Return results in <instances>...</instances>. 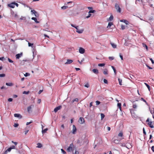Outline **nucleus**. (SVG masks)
Instances as JSON below:
<instances>
[{"instance_id": "nucleus-17", "label": "nucleus", "mask_w": 154, "mask_h": 154, "mask_svg": "<svg viewBox=\"0 0 154 154\" xmlns=\"http://www.w3.org/2000/svg\"><path fill=\"white\" fill-rule=\"evenodd\" d=\"M110 44L112 45V47L114 48H116V44L114 43L111 42Z\"/></svg>"}, {"instance_id": "nucleus-25", "label": "nucleus", "mask_w": 154, "mask_h": 154, "mask_svg": "<svg viewBox=\"0 0 154 154\" xmlns=\"http://www.w3.org/2000/svg\"><path fill=\"white\" fill-rule=\"evenodd\" d=\"M48 130V129L47 128H46V129L43 130H42V133L43 134L44 133H45L46 132V131Z\"/></svg>"}, {"instance_id": "nucleus-53", "label": "nucleus", "mask_w": 154, "mask_h": 154, "mask_svg": "<svg viewBox=\"0 0 154 154\" xmlns=\"http://www.w3.org/2000/svg\"><path fill=\"white\" fill-rule=\"evenodd\" d=\"M8 60L9 62L11 63H13V61L12 60H11V59H10V58H8Z\"/></svg>"}, {"instance_id": "nucleus-28", "label": "nucleus", "mask_w": 154, "mask_h": 154, "mask_svg": "<svg viewBox=\"0 0 154 154\" xmlns=\"http://www.w3.org/2000/svg\"><path fill=\"white\" fill-rule=\"evenodd\" d=\"M118 81L119 82V85H122V79H118Z\"/></svg>"}, {"instance_id": "nucleus-51", "label": "nucleus", "mask_w": 154, "mask_h": 154, "mask_svg": "<svg viewBox=\"0 0 154 154\" xmlns=\"http://www.w3.org/2000/svg\"><path fill=\"white\" fill-rule=\"evenodd\" d=\"M11 142H12V143H13L14 144V145H16L18 144V143L17 142H14L13 141H12Z\"/></svg>"}, {"instance_id": "nucleus-10", "label": "nucleus", "mask_w": 154, "mask_h": 154, "mask_svg": "<svg viewBox=\"0 0 154 154\" xmlns=\"http://www.w3.org/2000/svg\"><path fill=\"white\" fill-rule=\"evenodd\" d=\"M73 62V60H71L68 59L67 60V61L65 63V64H69L72 63Z\"/></svg>"}, {"instance_id": "nucleus-48", "label": "nucleus", "mask_w": 154, "mask_h": 154, "mask_svg": "<svg viewBox=\"0 0 154 154\" xmlns=\"http://www.w3.org/2000/svg\"><path fill=\"white\" fill-rule=\"evenodd\" d=\"M109 59L110 60H113L114 59V57H109Z\"/></svg>"}, {"instance_id": "nucleus-1", "label": "nucleus", "mask_w": 154, "mask_h": 154, "mask_svg": "<svg viewBox=\"0 0 154 154\" xmlns=\"http://www.w3.org/2000/svg\"><path fill=\"white\" fill-rule=\"evenodd\" d=\"M146 122H148V125L151 128H153L154 127L153 125H152V121H149V118H148L146 120Z\"/></svg>"}, {"instance_id": "nucleus-60", "label": "nucleus", "mask_w": 154, "mask_h": 154, "mask_svg": "<svg viewBox=\"0 0 154 154\" xmlns=\"http://www.w3.org/2000/svg\"><path fill=\"white\" fill-rule=\"evenodd\" d=\"M150 60L151 61L152 63V64H154V62L153 60L152 59V58H150Z\"/></svg>"}, {"instance_id": "nucleus-16", "label": "nucleus", "mask_w": 154, "mask_h": 154, "mask_svg": "<svg viewBox=\"0 0 154 154\" xmlns=\"http://www.w3.org/2000/svg\"><path fill=\"white\" fill-rule=\"evenodd\" d=\"M32 107H33L34 106L33 105H32V106H30L29 107H28L27 108V111L28 112H29L30 111H31V110L32 108Z\"/></svg>"}, {"instance_id": "nucleus-4", "label": "nucleus", "mask_w": 154, "mask_h": 154, "mask_svg": "<svg viewBox=\"0 0 154 154\" xmlns=\"http://www.w3.org/2000/svg\"><path fill=\"white\" fill-rule=\"evenodd\" d=\"M73 147V143H71L68 148L67 149V151L68 152H70L72 150V148Z\"/></svg>"}, {"instance_id": "nucleus-58", "label": "nucleus", "mask_w": 154, "mask_h": 154, "mask_svg": "<svg viewBox=\"0 0 154 154\" xmlns=\"http://www.w3.org/2000/svg\"><path fill=\"white\" fill-rule=\"evenodd\" d=\"M73 154H79V152L76 151V150H75V153H73Z\"/></svg>"}, {"instance_id": "nucleus-27", "label": "nucleus", "mask_w": 154, "mask_h": 154, "mask_svg": "<svg viewBox=\"0 0 154 154\" xmlns=\"http://www.w3.org/2000/svg\"><path fill=\"white\" fill-rule=\"evenodd\" d=\"M100 115H101V119L102 120L103 119V118L104 117L105 115L103 113H101L100 114Z\"/></svg>"}, {"instance_id": "nucleus-62", "label": "nucleus", "mask_w": 154, "mask_h": 154, "mask_svg": "<svg viewBox=\"0 0 154 154\" xmlns=\"http://www.w3.org/2000/svg\"><path fill=\"white\" fill-rule=\"evenodd\" d=\"M43 91V90H40V91L38 92V94H40Z\"/></svg>"}, {"instance_id": "nucleus-13", "label": "nucleus", "mask_w": 154, "mask_h": 154, "mask_svg": "<svg viewBox=\"0 0 154 154\" xmlns=\"http://www.w3.org/2000/svg\"><path fill=\"white\" fill-rule=\"evenodd\" d=\"M92 71L94 73L96 74H98V71L97 69H93L92 70Z\"/></svg>"}, {"instance_id": "nucleus-29", "label": "nucleus", "mask_w": 154, "mask_h": 154, "mask_svg": "<svg viewBox=\"0 0 154 154\" xmlns=\"http://www.w3.org/2000/svg\"><path fill=\"white\" fill-rule=\"evenodd\" d=\"M31 12L32 14H34L35 13H36V11L34 10H32L31 11Z\"/></svg>"}, {"instance_id": "nucleus-19", "label": "nucleus", "mask_w": 154, "mask_h": 154, "mask_svg": "<svg viewBox=\"0 0 154 154\" xmlns=\"http://www.w3.org/2000/svg\"><path fill=\"white\" fill-rule=\"evenodd\" d=\"M103 73L104 75L108 74V70L106 69H104L103 71Z\"/></svg>"}, {"instance_id": "nucleus-57", "label": "nucleus", "mask_w": 154, "mask_h": 154, "mask_svg": "<svg viewBox=\"0 0 154 154\" xmlns=\"http://www.w3.org/2000/svg\"><path fill=\"white\" fill-rule=\"evenodd\" d=\"M11 148L10 147V148H8L6 150L8 152H10L11 151Z\"/></svg>"}, {"instance_id": "nucleus-31", "label": "nucleus", "mask_w": 154, "mask_h": 154, "mask_svg": "<svg viewBox=\"0 0 154 154\" xmlns=\"http://www.w3.org/2000/svg\"><path fill=\"white\" fill-rule=\"evenodd\" d=\"M119 108L120 109H121V104L120 103H118L117 104Z\"/></svg>"}, {"instance_id": "nucleus-46", "label": "nucleus", "mask_w": 154, "mask_h": 154, "mask_svg": "<svg viewBox=\"0 0 154 154\" xmlns=\"http://www.w3.org/2000/svg\"><path fill=\"white\" fill-rule=\"evenodd\" d=\"M95 12V10L90 11H89L88 13L89 14H90L91 13H94Z\"/></svg>"}, {"instance_id": "nucleus-26", "label": "nucleus", "mask_w": 154, "mask_h": 154, "mask_svg": "<svg viewBox=\"0 0 154 154\" xmlns=\"http://www.w3.org/2000/svg\"><path fill=\"white\" fill-rule=\"evenodd\" d=\"M144 84L147 87V88H148L149 90L150 91V87L148 85L147 83H144Z\"/></svg>"}, {"instance_id": "nucleus-43", "label": "nucleus", "mask_w": 154, "mask_h": 154, "mask_svg": "<svg viewBox=\"0 0 154 154\" xmlns=\"http://www.w3.org/2000/svg\"><path fill=\"white\" fill-rule=\"evenodd\" d=\"M0 60H5V58L4 57H0Z\"/></svg>"}, {"instance_id": "nucleus-22", "label": "nucleus", "mask_w": 154, "mask_h": 154, "mask_svg": "<svg viewBox=\"0 0 154 154\" xmlns=\"http://www.w3.org/2000/svg\"><path fill=\"white\" fill-rule=\"evenodd\" d=\"M37 147L39 148H41L42 146V144L40 143H38L37 144Z\"/></svg>"}, {"instance_id": "nucleus-54", "label": "nucleus", "mask_w": 154, "mask_h": 154, "mask_svg": "<svg viewBox=\"0 0 154 154\" xmlns=\"http://www.w3.org/2000/svg\"><path fill=\"white\" fill-rule=\"evenodd\" d=\"M10 147L11 148V149H15V146L14 145Z\"/></svg>"}, {"instance_id": "nucleus-12", "label": "nucleus", "mask_w": 154, "mask_h": 154, "mask_svg": "<svg viewBox=\"0 0 154 154\" xmlns=\"http://www.w3.org/2000/svg\"><path fill=\"white\" fill-rule=\"evenodd\" d=\"M22 55V54H17L16 55V57L17 59H19Z\"/></svg>"}, {"instance_id": "nucleus-38", "label": "nucleus", "mask_w": 154, "mask_h": 154, "mask_svg": "<svg viewBox=\"0 0 154 154\" xmlns=\"http://www.w3.org/2000/svg\"><path fill=\"white\" fill-rule=\"evenodd\" d=\"M61 150L63 154H65L66 153V152L63 149H61Z\"/></svg>"}, {"instance_id": "nucleus-40", "label": "nucleus", "mask_w": 154, "mask_h": 154, "mask_svg": "<svg viewBox=\"0 0 154 154\" xmlns=\"http://www.w3.org/2000/svg\"><path fill=\"white\" fill-rule=\"evenodd\" d=\"M120 144H121V146H125L126 147H127L126 146H125V144L124 143H120ZM127 148H128V147H127Z\"/></svg>"}, {"instance_id": "nucleus-3", "label": "nucleus", "mask_w": 154, "mask_h": 154, "mask_svg": "<svg viewBox=\"0 0 154 154\" xmlns=\"http://www.w3.org/2000/svg\"><path fill=\"white\" fill-rule=\"evenodd\" d=\"M78 26H76V27H75V28L76 29V32L79 33H82L84 30V29H78Z\"/></svg>"}, {"instance_id": "nucleus-6", "label": "nucleus", "mask_w": 154, "mask_h": 154, "mask_svg": "<svg viewBox=\"0 0 154 154\" xmlns=\"http://www.w3.org/2000/svg\"><path fill=\"white\" fill-rule=\"evenodd\" d=\"M79 52L82 54H83L85 53V50L82 48H80L79 49Z\"/></svg>"}, {"instance_id": "nucleus-49", "label": "nucleus", "mask_w": 154, "mask_h": 154, "mask_svg": "<svg viewBox=\"0 0 154 154\" xmlns=\"http://www.w3.org/2000/svg\"><path fill=\"white\" fill-rule=\"evenodd\" d=\"M19 125L17 123H15L14 125V126L15 127H17Z\"/></svg>"}, {"instance_id": "nucleus-61", "label": "nucleus", "mask_w": 154, "mask_h": 154, "mask_svg": "<svg viewBox=\"0 0 154 154\" xmlns=\"http://www.w3.org/2000/svg\"><path fill=\"white\" fill-rule=\"evenodd\" d=\"M137 105L136 104H133V107L134 108H136L137 107Z\"/></svg>"}, {"instance_id": "nucleus-36", "label": "nucleus", "mask_w": 154, "mask_h": 154, "mask_svg": "<svg viewBox=\"0 0 154 154\" xmlns=\"http://www.w3.org/2000/svg\"><path fill=\"white\" fill-rule=\"evenodd\" d=\"M85 87L88 88L89 87V85L88 83H87L86 84H85L84 86Z\"/></svg>"}, {"instance_id": "nucleus-24", "label": "nucleus", "mask_w": 154, "mask_h": 154, "mask_svg": "<svg viewBox=\"0 0 154 154\" xmlns=\"http://www.w3.org/2000/svg\"><path fill=\"white\" fill-rule=\"evenodd\" d=\"M120 140H114V142L116 144H118L119 143Z\"/></svg>"}, {"instance_id": "nucleus-55", "label": "nucleus", "mask_w": 154, "mask_h": 154, "mask_svg": "<svg viewBox=\"0 0 154 154\" xmlns=\"http://www.w3.org/2000/svg\"><path fill=\"white\" fill-rule=\"evenodd\" d=\"M12 100H13V99L11 98H9L8 99V101H9V102H11L12 101Z\"/></svg>"}, {"instance_id": "nucleus-39", "label": "nucleus", "mask_w": 154, "mask_h": 154, "mask_svg": "<svg viewBox=\"0 0 154 154\" xmlns=\"http://www.w3.org/2000/svg\"><path fill=\"white\" fill-rule=\"evenodd\" d=\"M131 115H132V116L133 117H134V118H136L137 117V116L136 115H135V114L133 113H132L131 114Z\"/></svg>"}, {"instance_id": "nucleus-11", "label": "nucleus", "mask_w": 154, "mask_h": 154, "mask_svg": "<svg viewBox=\"0 0 154 154\" xmlns=\"http://www.w3.org/2000/svg\"><path fill=\"white\" fill-rule=\"evenodd\" d=\"M14 116L15 117L19 118V119H21L22 117V116L20 114H14Z\"/></svg>"}, {"instance_id": "nucleus-64", "label": "nucleus", "mask_w": 154, "mask_h": 154, "mask_svg": "<svg viewBox=\"0 0 154 154\" xmlns=\"http://www.w3.org/2000/svg\"><path fill=\"white\" fill-rule=\"evenodd\" d=\"M151 149L153 152H154V146H152L151 147Z\"/></svg>"}, {"instance_id": "nucleus-47", "label": "nucleus", "mask_w": 154, "mask_h": 154, "mask_svg": "<svg viewBox=\"0 0 154 154\" xmlns=\"http://www.w3.org/2000/svg\"><path fill=\"white\" fill-rule=\"evenodd\" d=\"M121 27V29H124L125 28V26L124 25H122Z\"/></svg>"}, {"instance_id": "nucleus-44", "label": "nucleus", "mask_w": 154, "mask_h": 154, "mask_svg": "<svg viewBox=\"0 0 154 154\" xmlns=\"http://www.w3.org/2000/svg\"><path fill=\"white\" fill-rule=\"evenodd\" d=\"M5 76V75L4 74H0V77H3Z\"/></svg>"}, {"instance_id": "nucleus-2", "label": "nucleus", "mask_w": 154, "mask_h": 154, "mask_svg": "<svg viewBox=\"0 0 154 154\" xmlns=\"http://www.w3.org/2000/svg\"><path fill=\"white\" fill-rule=\"evenodd\" d=\"M115 7L117 11L119 13H120L121 12V9L119 5L117 4L116 3L115 4Z\"/></svg>"}, {"instance_id": "nucleus-37", "label": "nucleus", "mask_w": 154, "mask_h": 154, "mask_svg": "<svg viewBox=\"0 0 154 154\" xmlns=\"http://www.w3.org/2000/svg\"><path fill=\"white\" fill-rule=\"evenodd\" d=\"M29 91H24L23 92V94H29Z\"/></svg>"}, {"instance_id": "nucleus-7", "label": "nucleus", "mask_w": 154, "mask_h": 154, "mask_svg": "<svg viewBox=\"0 0 154 154\" xmlns=\"http://www.w3.org/2000/svg\"><path fill=\"white\" fill-rule=\"evenodd\" d=\"M79 122L80 124H83L85 122L84 119L82 117H80L79 119Z\"/></svg>"}, {"instance_id": "nucleus-45", "label": "nucleus", "mask_w": 154, "mask_h": 154, "mask_svg": "<svg viewBox=\"0 0 154 154\" xmlns=\"http://www.w3.org/2000/svg\"><path fill=\"white\" fill-rule=\"evenodd\" d=\"M35 16L36 17H38L39 16V14L36 11V13H35L34 14Z\"/></svg>"}, {"instance_id": "nucleus-59", "label": "nucleus", "mask_w": 154, "mask_h": 154, "mask_svg": "<svg viewBox=\"0 0 154 154\" xmlns=\"http://www.w3.org/2000/svg\"><path fill=\"white\" fill-rule=\"evenodd\" d=\"M119 56H120V58H121V60H123V56L122 55H121V54H119Z\"/></svg>"}, {"instance_id": "nucleus-41", "label": "nucleus", "mask_w": 154, "mask_h": 154, "mask_svg": "<svg viewBox=\"0 0 154 154\" xmlns=\"http://www.w3.org/2000/svg\"><path fill=\"white\" fill-rule=\"evenodd\" d=\"M24 76L26 77L29 76L30 75V74L28 73H26L24 75Z\"/></svg>"}, {"instance_id": "nucleus-33", "label": "nucleus", "mask_w": 154, "mask_h": 154, "mask_svg": "<svg viewBox=\"0 0 154 154\" xmlns=\"http://www.w3.org/2000/svg\"><path fill=\"white\" fill-rule=\"evenodd\" d=\"M143 47L146 48L147 50L148 48L147 46L146 45V44L144 43H143Z\"/></svg>"}, {"instance_id": "nucleus-21", "label": "nucleus", "mask_w": 154, "mask_h": 154, "mask_svg": "<svg viewBox=\"0 0 154 154\" xmlns=\"http://www.w3.org/2000/svg\"><path fill=\"white\" fill-rule=\"evenodd\" d=\"M6 85L7 86H12L13 85V84L12 83L10 82V83H6Z\"/></svg>"}, {"instance_id": "nucleus-42", "label": "nucleus", "mask_w": 154, "mask_h": 154, "mask_svg": "<svg viewBox=\"0 0 154 154\" xmlns=\"http://www.w3.org/2000/svg\"><path fill=\"white\" fill-rule=\"evenodd\" d=\"M100 102L98 101H96V105H98L100 103Z\"/></svg>"}, {"instance_id": "nucleus-23", "label": "nucleus", "mask_w": 154, "mask_h": 154, "mask_svg": "<svg viewBox=\"0 0 154 154\" xmlns=\"http://www.w3.org/2000/svg\"><path fill=\"white\" fill-rule=\"evenodd\" d=\"M123 134L122 132L121 131L118 134V136L120 137H123Z\"/></svg>"}, {"instance_id": "nucleus-20", "label": "nucleus", "mask_w": 154, "mask_h": 154, "mask_svg": "<svg viewBox=\"0 0 154 154\" xmlns=\"http://www.w3.org/2000/svg\"><path fill=\"white\" fill-rule=\"evenodd\" d=\"M113 25V23H112L109 22L108 23V26H107V28H109L110 26Z\"/></svg>"}, {"instance_id": "nucleus-8", "label": "nucleus", "mask_w": 154, "mask_h": 154, "mask_svg": "<svg viewBox=\"0 0 154 154\" xmlns=\"http://www.w3.org/2000/svg\"><path fill=\"white\" fill-rule=\"evenodd\" d=\"M76 131V128L75 126L73 125L72 126V133L73 134H75V132Z\"/></svg>"}, {"instance_id": "nucleus-30", "label": "nucleus", "mask_w": 154, "mask_h": 154, "mask_svg": "<svg viewBox=\"0 0 154 154\" xmlns=\"http://www.w3.org/2000/svg\"><path fill=\"white\" fill-rule=\"evenodd\" d=\"M111 67L112 68V69H113L114 71V72L115 73V74H116V70L115 68L113 66H112Z\"/></svg>"}, {"instance_id": "nucleus-32", "label": "nucleus", "mask_w": 154, "mask_h": 154, "mask_svg": "<svg viewBox=\"0 0 154 154\" xmlns=\"http://www.w3.org/2000/svg\"><path fill=\"white\" fill-rule=\"evenodd\" d=\"M28 46L29 47H32V48L33 47H32V46L33 45V43H30L29 42H28Z\"/></svg>"}, {"instance_id": "nucleus-14", "label": "nucleus", "mask_w": 154, "mask_h": 154, "mask_svg": "<svg viewBox=\"0 0 154 154\" xmlns=\"http://www.w3.org/2000/svg\"><path fill=\"white\" fill-rule=\"evenodd\" d=\"M113 17L112 15H111L110 17L107 19V20L108 21H111L112 20H113Z\"/></svg>"}, {"instance_id": "nucleus-63", "label": "nucleus", "mask_w": 154, "mask_h": 154, "mask_svg": "<svg viewBox=\"0 0 154 154\" xmlns=\"http://www.w3.org/2000/svg\"><path fill=\"white\" fill-rule=\"evenodd\" d=\"M74 100V102H78L79 101V100L78 98H75Z\"/></svg>"}, {"instance_id": "nucleus-9", "label": "nucleus", "mask_w": 154, "mask_h": 154, "mask_svg": "<svg viewBox=\"0 0 154 154\" xmlns=\"http://www.w3.org/2000/svg\"><path fill=\"white\" fill-rule=\"evenodd\" d=\"M8 6L10 8H14L15 7L14 2H13L10 4H8Z\"/></svg>"}, {"instance_id": "nucleus-18", "label": "nucleus", "mask_w": 154, "mask_h": 154, "mask_svg": "<svg viewBox=\"0 0 154 154\" xmlns=\"http://www.w3.org/2000/svg\"><path fill=\"white\" fill-rule=\"evenodd\" d=\"M31 19L34 20L36 23H39V22L37 20V19L35 17H32L31 18Z\"/></svg>"}, {"instance_id": "nucleus-15", "label": "nucleus", "mask_w": 154, "mask_h": 154, "mask_svg": "<svg viewBox=\"0 0 154 154\" xmlns=\"http://www.w3.org/2000/svg\"><path fill=\"white\" fill-rule=\"evenodd\" d=\"M120 21L121 22H124L126 24H128V21L125 20H121Z\"/></svg>"}, {"instance_id": "nucleus-50", "label": "nucleus", "mask_w": 154, "mask_h": 154, "mask_svg": "<svg viewBox=\"0 0 154 154\" xmlns=\"http://www.w3.org/2000/svg\"><path fill=\"white\" fill-rule=\"evenodd\" d=\"M103 82H104V83H106V84H107V83H108L107 80L106 79H103Z\"/></svg>"}, {"instance_id": "nucleus-5", "label": "nucleus", "mask_w": 154, "mask_h": 154, "mask_svg": "<svg viewBox=\"0 0 154 154\" xmlns=\"http://www.w3.org/2000/svg\"><path fill=\"white\" fill-rule=\"evenodd\" d=\"M61 108L62 106H61L57 107L54 109V112H56L58 110L60 109Z\"/></svg>"}, {"instance_id": "nucleus-34", "label": "nucleus", "mask_w": 154, "mask_h": 154, "mask_svg": "<svg viewBox=\"0 0 154 154\" xmlns=\"http://www.w3.org/2000/svg\"><path fill=\"white\" fill-rule=\"evenodd\" d=\"M67 8H68V6H63L62 7H61V8H62V9H65Z\"/></svg>"}, {"instance_id": "nucleus-52", "label": "nucleus", "mask_w": 154, "mask_h": 154, "mask_svg": "<svg viewBox=\"0 0 154 154\" xmlns=\"http://www.w3.org/2000/svg\"><path fill=\"white\" fill-rule=\"evenodd\" d=\"M32 121H31V122H27L26 123V125H28L29 124H30L31 123H32Z\"/></svg>"}, {"instance_id": "nucleus-35", "label": "nucleus", "mask_w": 154, "mask_h": 154, "mask_svg": "<svg viewBox=\"0 0 154 154\" xmlns=\"http://www.w3.org/2000/svg\"><path fill=\"white\" fill-rule=\"evenodd\" d=\"M105 64L104 63H100L99 64H98V66H104V65H105Z\"/></svg>"}, {"instance_id": "nucleus-56", "label": "nucleus", "mask_w": 154, "mask_h": 154, "mask_svg": "<svg viewBox=\"0 0 154 154\" xmlns=\"http://www.w3.org/2000/svg\"><path fill=\"white\" fill-rule=\"evenodd\" d=\"M84 59L83 58L82 60H81V61H79V60H78V62H79V63L80 64H82V62H83L84 60Z\"/></svg>"}]
</instances>
